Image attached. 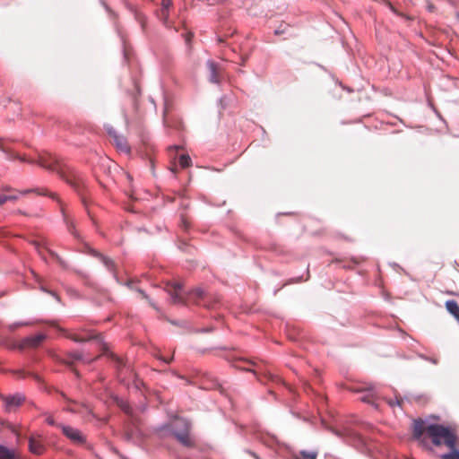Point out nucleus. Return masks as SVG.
<instances>
[{"label":"nucleus","mask_w":459,"mask_h":459,"mask_svg":"<svg viewBox=\"0 0 459 459\" xmlns=\"http://www.w3.org/2000/svg\"><path fill=\"white\" fill-rule=\"evenodd\" d=\"M38 163L45 169L56 173L67 185H69L84 202L83 195L87 187L83 175L74 168L64 162L56 155L40 153Z\"/></svg>","instance_id":"obj_1"},{"label":"nucleus","mask_w":459,"mask_h":459,"mask_svg":"<svg viewBox=\"0 0 459 459\" xmlns=\"http://www.w3.org/2000/svg\"><path fill=\"white\" fill-rule=\"evenodd\" d=\"M427 434L437 446L445 445L447 447H453L455 445H458V437L455 430L443 425H428Z\"/></svg>","instance_id":"obj_2"},{"label":"nucleus","mask_w":459,"mask_h":459,"mask_svg":"<svg viewBox=\"0 0 459 459\" xmlns=\"http://www.w3.org/2000/svg\"><path fill=\"white\" fill-rule=\"evenodd\" d=\"M166 291L170 296L173 304L187 305L189 302L200 304L204 298V292L201 289H195L186 295L183 292L182 285L177 282L168 283Z\"/></svg>","instance_id":"obj_3"},{"label":"nucleus","mask_w":459,"mask_h":459,"mask_svg":"<svg viewBox=\"0 0 459 459\" xmlns=\"http://www.w3.org/2000/svg\"><path fill=\"white\" fill-rule=\"evenodd\" d=\"M30 192L36 193L39 195H48L50 198H52L53 200H56L59 204L60 212L62 213L63 221L65 223L68 231L76 237V232L74 230V222L68 215L65 204L59 199L56 193L49 192L47 188H44V187L26 190L24 193H30Z\"/></svg>","instance_id":"obj_4"},{"label":"nucleus","mask_w":459,"mask_h":459,"mask_svg":"<svg viewBox=\"0 0 459 459\" xmlns=\"http://www.w3.org/2000/svg\"><path fill=\"white\" fill-rule=\"evenodd\" d=\"M171 427L173 435L183 446L187 447L194 446V442L189 436V425L186 420H176Z\"/></svg>","instance_id":"obj_5"},{"label":"nucleus","mask_w":459,"mask_h":459,"mask_svg":"<svg viewBox=\"0 0 459 459\" xmlns=\"http://www.w3.org/2000/svg\"><path fill=\"white\" fill-rule=\"evenodd\" d=\"M58 427L62 429L63 434L74 443L83 444L85 442V437L79 429L65 425H58Z\"/></svg>","instance_id":"obj_6"},{"label":"nucleus","mask_w":459,"mask_h":459,"mask_svg":"<svg viewBox=\"0 0 459 459\" xmlns=\"http://www.w3.org/2000/svg\"><path fill=\"white\" fill-rule=\"evenodd\" d=\"M424 433H427L425 422L420 419L415 420L412 424L413 437L418 440L421 446H427L426 438L423 437Z\"/></svg>","instance_id":"obj_7"},{"label":"nucleus","mask_w":459,"mask_h":459,"mask_svg":"<svg viewBox=\"0 0 459 459\" xmlns=\"http://www.w3.org/2000/svg\"><path fill=\"white\" fill-rule=\"evenodd\" d=\"M107 131L113 138L114 144L117 150L126 153L130 152V146L123 135L118 134L112 127L109 126H107Z\"/></svg>","instance_id":"obj_8"},{"label":"nucleus","mask_w":459,"mask_h":459,"mask_svg":"<svg viewBox=\"0 0 459 459\" xmlns=\"http://www.w3.org/2000/svg\"><path fill=\"white\" fill-rule=\"evenodd\" d=\"M99 357L95 358H90L85 357L82 352L80 351H74V352H68L66 353L65 359H63V363L67 365L68 367L72 368L74 361H82V363H91L95 359H97Z\"/></svg>","instance_id":"obj_9"},{"label":"nucleus","mask_w":459,"mask_h":459,"mask_svg":"<svg viewBox=\"0 0 459 459\" xmlns=\"http://www.w3.org/2000/svg\"><path fill=\"white\" fill-rule=\"evenodd\" d=\"M116 401V403L117 405L125 412L128 415V422L129 424H131L133 427H138L140 425V419L134 415V413L133 412V410L132 408L130 407V405L127 403V402L120 399V398H116L115 399Z\"/></svg>","instance_id":"obj_10"},{"label":"nucleus","mask_w":459,"mask_h":459,"mask_svg":"<svg viewBox=\"0 0 459 459\" xmlns=\"http://www.w3.org/2000/svg\"><path fill=\"white\" fill-rule=\"evenodd\" d=\"M46 339V335L43 333H39L33 336L27 337L20 342L18 344L19 350H24L28 348H37L39 347Z\"/></svg>","instance_id":"obj_11"},{"label":"nucleus","mask_w":459,"mask_h":459,"mask_svg":"<svg viewBox=\"0 0 459 459\" xmlns=\"http://www.w3.org/2000/svg\"><path fill=\"white\" fill-rule=\"evenodd\" d=\"M4 403V409L6 411H13L17 407L22 404L24 397L21 394H15L12 396H1Z\"/></svg>","instance_id":"obj_12"},{"label":"nucleus","mask_w":459,"mask_h":459,"mask_svg":"<svg viewBox=\"0 0 459 459\" xmlns=\"http://www.w3.org/2000/svg\"><path fill=\"white\" fill-rule=\"evenodd\" d=\"M29 448L30 451L37 455H42L45 451V446L42 443V440L39 436L37 437L34 436H31L29 438Z\"/></svg>","instance_id":"obj_13"},{"label":"nucleus","mask_w":459,"mask_h":459,"mask_svg":"<svg viewBox=\"0 0 459 459\" xmlns=\"http://www.w3.org/2000/svg\"><path fill=\"white\" fill-rule=\"evenodd\" d=\"M446 310L455 318L459 324V305L455 300H447L445 304Z\"/></svg>","instance_id":"obj_14"},{"label":"nucleus","mask_w":459,"mask_h":459,"mask_svg":"<svg viewBox=\"0 0 459 459\" xmlns=\"http://www.w3.org/2000/svg\"><path fill=\"white\" fill-rule=\"evenodd\" d=\"M208 68L211 73V82H219V74H218V67L217 65L212 61L207 62Z\"/></svg>","instance_id":"obj_15"},{"label":"nucleus","mask_w":459,"mask_h":459,"mask_svg":"<svg viewBox=\"0 0 459 459\" xmlns=\"http://www.w3.org/2000/svg\"><path fill=\"white\" fill-rule=\"evenodd\" d=\"M0 459H16L15 451L0 445Z\"/></svg>","instance_id":"obj_16"},{"label":"nucleus","mask_w":459,"mask_h":459,"mask_svg":"<svg viewBox=\"0 0 459 459\" xmlns=\"http://www.w3.org/2000/svg\"><path fill=\"white\" fill-rule=\"evenodd\" d=\"M66 337L75 342H88L93 338H95V336L93 335H91V334H86L84 336H80L78 334H75V333H69L66 335Z\"/></svg>","instance_id":"obj_17"},{"label":"nucleus","mask_w":459,"mask_h":459,"mask_svg":"<svg viewBox=\"0 0 459 459\" xmlns=\"http://www.w3.org/2000/svg\"><path fill=\"white\" fill-rule=\"evenodd\" d=\"M457 446H458V445H455L453 447H448L450 449V452L440 455V458L441 459H459V449L457 448Z\"/></svg>","instance_id":"obj_18"},{"label":"nucleus","mask_w":459,"mask_h":459,"mask_svg":"<svg viewBox=\"0 0 459 459\" xmlns=\"http://www.w3.org/2000/svg\"><path fill=\"white\" fill-rule=\"evenodd\" d=\"M171 0H161V15L165 21H167L169 18V8L171 6Z\"/></svg>","instance_id":"obj_19"},{"label":"nucleus","mask_w":459,"mask_h":459,"mask_svg":"<svg viewBox=\"0 0 459 459\" xmlns=\"http://www.w3.org/2000/svg\"><path fill=\"white\" fill-rule=\"evenodd\" d=\"M94 255L100 257L102 261V263L105 264V266L109 269V270H113L114 269V263L111 259H109L108 257L107 256H104L102 255L101 254H99L97 252H94L93 253Z\"/></svg>","instance_id":"obj_20"},{"label":"nucleus","mask_w":459,"mask_h":459,"mask_svg":"<svg viewBox=\"0 0 459 459\" xmlns=\"http://www.w3.org/2000/svg\"><path fill=\"white\" fill-rule=\"evenodd\" d=\"M190 226H191V221H190L189 217L186 213H182L180 215V227L184 230H188L190 229Z\"/></svg>","instance_id":"obj_21"},{"label":"nucleus","mask_w":459,"mask_h":459,"mask_svg":"<svg viewBox=\"0 0 459 459\" xmlns=\"http://www.w3.org/2000/svg\"><path fill=\"white\" fill-rule=\"evenodd\" d=\"M300 459H316L317 452L316 451H300L299 452ZM299 459V457H298Z\"/></svg>","instance_id":"obj_22"},{"label":"nucleus","mask_w":459,"mask_h":459,"mask_svg":"<svg viewBox=\"0 0 459 459\" xmlns=\"http://www.w3.org/2000/svg\"><path fill=\"white\" fill-rule=\"evenodd\" d=\"M179 165L183 168H188L191 165V159L188 155H181L178 160Z\"/></svg>","instance_id":"obj_23"},{"label":"nucleus","mask_w":459,"mask_h":459,"mask_svg":"<svg viewBox=\"0 0 459 459\" xmlns=\"http://www.w3.org/2000/svg\"><path fill=\"white\" fill-rule=\"evenodd\" d=\"M40 153H46V152H39V153L38 154V156H39ZM9 158H10V159H19L20 160H22V161H23V162L37 163V164L39 165V163H38V160H27L25 157L19 156L18 154L11 153V154L9 155ZM37 159H39V157H38Z\"/></svg>","instance_id":"obj_24"},{"label":"nucleus","mask_w":459,"mask_h":459,"mask_svg":"<svg viewBox=\"0 0 459 459\" xmlns=\"http://www.w3.org/2000/svg\"><path fill=\"white\" fill-rule=\"evenodd\" d=\"M360 400L364 403H372L374 401V393L372 388H370L365 395L361 396Z\"/></svg>","instance_id":"obj_25"},{"label":"nucleus","mask_w":459,"mask_h":459,"mask_svg":"<svg viewBox=\"0 0 459 459\" xmlns=\"http://www.w3.org/2000/svg\"><path fill=\"white\" fill-rule=\"evenodd\" d=\"M16 197L13 195H5L0 194V205L5 204L9 200H15Z\"/></svg>","instance_id":"obj_26"},{"label":"nucleus","mask_w":459,"mask_h":459,"mask_svg":"<svg viewBox=\"0 0 459 459\" xmlns=\"http://www.w3.org/2000/svg\"><path fill=\"white\" fill-rule=\"evenodd\" d=\"M139 294L141 295V297L144 299H147L149 304L155 309H158L157 307L155 306L154 303L152 302V300L149 299V297L146 295V293L144 291H143L142 290H138Z\"/></svg>","instance_id":"obj_27"},{"label":"nucleus","mask_w":459,"mask_h":459,"mask_svg":"<svg viewBox=\"0 0 459 459\" xmlns=\"http://www.w3.org/2000/svg\"><path fill=\"white\" fill-rule=\"evenodd\" d=\"M31 244L35 247L36 250L39 252V254L45 259L43 254H42V246L38 241H32Z\"/></svg>","instance_id":"obj_28"},{"label":"nucleus","mask_w":459,"mask_h":459,"mask_svg":"<svg viewBox=\"0 0 459 459\" xmlns=\"http://www.w3.org/2000/svg\"><path fill=\"white\" fill-rule=\"evenodd\" d=\"M46 421L50 426H57L58 427V425H59V424H56L55 420H54V418L51 415H48V414H47Z\"/></svg>","instance_id":"obj_29"},{"label":"nucleus","mask_w":459,"mask_h":459,"mask_svg":"<svg viewBox=\"0 0 459 459\" xmlns=\"http://www.w3.org/2000/svg\"><path fill=\"white\" fill-rule=\"evenodd\" d=\"M48 253H49V254H50L54 258H56V261H57L60 264H64L63 260L60 258V256H59L56 253H55V252H53V251H51V250H48Z\"/></svg>","instance_id":"obj_30"},{"label":"nucleus","mask_w":459,"mask_h":459,"mask_svg":"<svg viewBox=\"0 0 459 459\" xmlns=\"http://www.w3.org/2000/svg\"><path fill=\"white\" fill-rule=\"evenodd\" d=\"M48 253H49V254H50L54 258H56V261H57L60 264H64L63 260L60 258V256H59L56 253H55V252H53V251H51V250H48Z\"/></svg>","instance_id":"obj_31"},{"label":"nucleus","mask_w":459,"mask_h":459,"mask_svg":"<svg viewBox=\"0 0 459 459\" xmlns=\"http://www.w3.org/2000/svg\"><path fill=\"white\" fill-rule=\"evenodd\" d=\"M388 403H389V405H390V406H392V407H394V405H399V406H400V405H401V403H402V401H401V400H399V399H396L395 401L389 400V401H388Z\"/></svg>","instance_id":"obj_32"},{"label":"nucleus","mask_w":459,"mask_h":459,"mask_svg":"<svg viewBox=\"0 0 459 459\" xmlns=\"http://www.w3.org/2000/svg\"><path fill=\"white\" fill-rule=\"evenodd\" d=\"M237 367L239 368H242L244 370H247V371H252V372H254V374L256 375V371L255 370H253L251 368H246V367H242V366H237Z\"/></svg>","instance_id":"obj_33"},{"label":"nucleus","mask_w":459,"mask_h":459,"mask_svg":"<svg viewBox=\"0 0 459 459\" xmlns=\"http://www.w3.org/2000/svg\"><path fill=\"white\" fill-rule=\"evenodd\" d=\"M159 359H161V360H163V361H164L165 363H167V364H168V363H169V362L172 360V358H170V359H165V358H164V357H162V356H160V357H159Z\"/></svg>","instance_id":"obj_34"},{"label":"nucleus","mask_w":459,"mask_h":459,"mask_svg":"<svg viewBox=\"0 0 459 459\" xmlns=\"http://www.w3.org/2000/svg\"><path fill=\"white\" fill-rule=\"evenodd\" d=\"M0 150L4 152H8L7 150L5 149L2 140L0 139Z\"/></svg>","instance_id":"obj_35"},{"label":"nucleus","mask_w":459,"mask_h":459,"mask_svg":"<svg viewBox=\"0 0 459 459\" xmlns=\"http://www.w3.org/2000/svg\"><path fill=\"white\" fill-rule=\"evenodd\" d=\"M19 377H24V372L22 370H18L15 372Z\"/></svg>","instance_id":"obj_36"},{"label":"nucleus","mask_w":459,"mask_h":459,"mask_svg":"<svg viewBox=\"0 0 459 459\" xmlns=\"http://www.w3.org/2000/svg\"><path fill=\"white\" fill-rule=\"evenodd\" d=\"M240 362H245V363H247L249 365H252V366H256V364L254 362V361H247V360H239Z\"/></svg>","instance_id":"obj_37"},{"label":"nucleus","mask_w":459,"mask_h":459,"mask_svg":"<svg viewBox=\"0 0 459 459\" xmlns=\"http://www.w3.org/2000/svg\"><path fill=\"white\" fill-rule=\"evenodd\" d=\"M218 42L219 43H224L225 42V39L222 38V37H218Z\"/></svg>","instance_id":"obj_38"},{"label":"nucleus","mask_w":459,"mask_h":459,"mask_svg":"<svg viewBox=\"0 0 459 459\" xmlns=\"http://www.w3.org/2000/svg\"><path fill=\"white\" fill-rule=\"evenodd\" d=\"M193 38V34H188L187 37H186V41H190L191 39Z\"/></svg>","instance_id":"obj_39"},{"label":"nucleus","mask_w":459,"mask_h":459,"mask_svg":"<svg viewBox=\"0 0 459 459\" xmlns=\"http://www.w3.org/2000/svg\"><path fill=\"white\" fill-rule=\"evenodd\" d=\"M67 410L70 411H76V410L73 407H68Z\"/></svg>","instance_id":"obj_40"},{"label":"nucleus","mask_w":459,"mask_h":459,"mask_svg":"<svg viewBox=\"0 0 459 459\" xmlns=\"http://www.w3.org/2000/svg\"><path fill=\"white\" fill-rule=\"evenodd\" d=\"M266 376H268V377H270L271 379L274 378V377L271 373H268Z\"/></svg>","instance_id":"obj_41"},{"label":"nucleus","mask_w":459,"mask_h":459,"mask_svg":"<svg viewBox=\"0 0 459 459\" xmlns=\"http://www.w3.org/2000/svg\"><path fill=\"white\" fill-rule=\"evenodd\" d=\"M73 371L76 374L77 377L79 376V373H78V371L76 369L73 368Z\"/></svg>","instance_id":"obj_42"},{"label":"nucleus","mask_w":459,"mask_h":459,"mask_svg":"<svg viewBox=\"0 0 459 459\" xmlns=\"http://www.w3.org/2000/svg\"><path fill=\"white\" fill-rule=\"evenodd\" d=\"M390 7H391V9H392L394 12H395V10H394V6H392V5L390 4Z\"/></svg>","instance_id":"obj_43"},{"label":"nucleus","mask_w":459,"mask_h":459,"mask_svg":"<svg viewBox=\"0 0 459 459\" xmlns=\"http://www.w3.org/2000/svg\"><path fill=\"white\" fill-rule=\"evenodd\" d=\"M432 362L435 364L437 363V361L436 359H432Z\"/></svg>","instance_id":"obj_44"}]
</instances>
